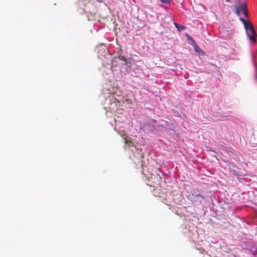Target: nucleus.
Returning a JSON list of instances; mask_svg holds the SVG:
<instances>
[{
  "label": "nucleus",
  "instance_id": "nucleus-4",
  "mask_svg": "<svg viewBox=\"0 0 257 257\" xmlns=\"http://www.w3.org/2000/svg\"><path fill=\"white\" fill-rule=\"evenodd\" d=\"M250 140L252 144L257 145V130L253 132Z\"/></svg>",
  "mask_w": 257,
  "mask_h": 257
},
{
  "label": "nucleus",
  "instance_id": "nucleus-1",
  "mask_svg": "<svg viewBox=\"0 0 257 257\" xmlns=\"http://www.w3.org/2000/svg\"><path fill=\"white\" fill-rule=\"evenodd\" d=\"M239 20L243 24L246 33L250 41L253 43H255L256 42V37L257 35L253 25L249 21H246L241 17L239 18Z\"/></svg>",
  "mask_w": 257,
  "mask_h": 257
},
{
  "label": "nucleus",
  "instance_id": "nucleus-9",
  "mask_svg": "<svg viewBox=\"0 0 257 257\" xmlns=\"http://www.w3.org/2000/svg\"><path fill=\"white\" fill-rule=\"evenodd\" d=\"M118 58H119V59L120 60L123 61H124L125 62H126V58L124 56H119Z\"/></svg>",
  "mask_w": 257,
  "mask_h": 257
},
{
  "label": "nucleus",
  "instance_id": "nucleus-3",
  "mask_svg": "<svg viewBox=\"0 0 257 257\" xmlns=\"http://www.w3.org/2000/svg\"><path fill=\"white\" fill-rule=\"evenodd\" d=\"M243 6H246V4L245 3H241L239 5V6H235V13L239 16L240 14V12H242V8L243 7Z\"/></svg>",
  "mask_w": 257,
  "mask_h": 257
},
{
  "label": "nucleus",
  "instance_id": "nucleus-7",
  "mask_svg": "<svg viewBox=\"0 0 257 257\" xmlns=\"http://www.w3.org/2000/svg\"><path fill=\"white\" fill-rule=\"evenodd\" d=\"M229 173L231 175L238 176V173L236 170L233 169H229Z\"/></svg>",
  "mask_w": 257,
  "mask_h": 257
},
{
  "label": "nucleus",
  "instance_id": "nucleus-2",
  "mask_svg": "<svg viewBox=\"0 0 257 257\" xmlns=\"http://www.w3.org/2000/svg\"><path fill=\"white\" fill-rule=\"evenodd\" d=\"M187 198L190 200L193 204H201L204 197L199 193H191L187 196Z\"/></svg>",
  "mask_w": 257,
  "mask_h": 257
},
{
  "label": "nucleus",
  "instance_id": "nucleus-5",
  "mask_svg": "<svg viewBox=\"0 0 257 257\" xmlns=\"http://www.w3.org/2000/svg\"><path fill=\"white\" fill-rule=\"evenodd\" d=\"M241 9H242V14H244V16L246 18H248V15L246 5V6H243V7Z\"/></svg>",
  "mask_w": 257,
  "mask_h": 257
},
{
  "label": "nucleus",
  "instance_id": "nucleus-8",
  "mask_svg": "<svg viewBox=\"0 0 257 257\" xmlns=\"http://www.w3.org/2000/svg\"><path fill=\"white\" fill-rule=\"evenodd\" d=\"M194 50L198 53H200L202 51L201 49L200 48L199 46L195 44V45L194 46Z\"/></svg>",
  "mask_w": 257,
  "mask_h": 257
},
{
  "label": "nucleus",
  "instance_id": "nucleus-6",
  "mask_svg": "<svg viewBox=\"0 0 257 257\" xmlns=\"http://www.w3.org/2000/svg\"><path fill=\"white\" fill-rule=\"evenodd\" d=\"M124 143L125 144L127 145L128 147H131L133 145L132 141L130 139H127V138H124Z\"/></svg>",
  "mask_w": 257,
  "mask_h": 257
},
{
  "label": "nucleus",
  "instance_id": "nucleus-10",
  "mask_svg": "<svg viewBox=\"0 0 257 257\" xmlns=\"http://www.w3.org/2000/svg\"><path fill=\"white\" fill-rule=\"evenodd\" d=\"M161 2L164 4H167L169 3V0H160Z\"/></svg>",
  "mask_w": 257,
  "mask_h": 257
}]
</instances>
